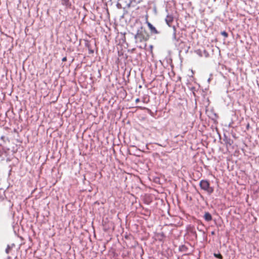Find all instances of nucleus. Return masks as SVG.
I'll return each mask as SVG.
<instances>
[{
    "instance_id": "f257e3e1",
    "label": "nucleus",
    "mask_w": 259,
    "mask_h": 259,
    "mask_svg": "<svg viewBox=\"0 0 259 259\" xmlns=\"http://www.w3.org/2000/svg\"><path fill=\"white\" fill-rule=\"evenodd\" d=\"M149 34L146 29L142 26L137 30V33L135 35L137 47L139 49H147L145 41L148 40Z\"/></svg>"
},
{
    "instance_id": "f03ea898",
    "label": "nucleus",
    "mask_w": 259,
    "mask_h": 259,
    "mask_svg": "<svg viewBox=\"0 0 259 259\" xmlns=\"http://www.w3.org/2000/svg\"><path fill=\"white\" fill-rule=\"evenodd\" d=\"M214 50H192L191 54H195L200 57H210L213 55Z\"/></svg>"
},
{
    "instance_id": "7ed1b4c3",
    "label": "nucleus",
    "mask_w": 259,
    "mask_h": 259,
    "mask_svg": "<svg viewBox=\"0 0 259 259\" xmlns=\"http://www.w3.org/2000/svg\"><path fill=\"white\" fill-rule=\"evenodd\" d=\"M199 186L208 195H211L214 191V188L210 186L209 182L207 180H202L199 182Z\"/></svg>"
},
{
    "instance_id": "20e7f679",
    "label": "nucleus",
    "mask_w": 259,
    "mask_h": 259,
    "mask_svg": "<svg viewBox=\"0 0 259 259\" xmlns=\"http://www.w3.org/2000/svg\"><path fill=\"white\" fill-rule=\"evenodd\" d=\"M146 24L151 35L160 33V31H158L155 28V27L151 23L147 21Z\"/></svg>"
},
{
    "instance_id": "39448f33",
    "label": "nucleus",
    "mask_w": 259,
    "mask_h": 259,
    "mask_svg": "<svg viewBox=\"0 0 259 259\" xmlns=\"http://www.w3.org/2000/svg\"><path fill=\"white\" fill-rule=\"evenodd\" d=\"M187 230L189 233L195 239L197 238V234L195 231V227L193 226L189 225L187 227Z\"/></svg>"
},
{
    "instance_id": "423d86ee",
    "label": "nucleus",
    "mask_w": 259,
    "mask_h": 259,
    "mask_svg": "<svg viewBox=\"0 0 259 259\" xmlns=\"http://www.w3.org/2000/svg\"><path fill=\"white\" fill-rule=\"evenodd\" d=\"M61 4L65 7V10L72 9V5L70 0H61Z\"/></svg>"
},
{
    "instance_id": "0eeeda50",
    "label": "nucleus",
    "mask_w": 259,
    "mask_h": 259,
    "mask_svg": "<svg viewBox=\"0 0 259 259\" xmlns=\"http://www.w3.org/2000/svg\"><path fill=\"white\" fill-rule=\"evenodd\" d=\"M175 45L177 49H185L186 48L185 42L183 41L181 39L176 40Z\"/></svg>"
},
{
    "instance_id": "6e6552de",
    "label": "nucleus",
    "mask_w": 259,
    "mask_h": 259,
    "mask_svg": "<svg viewBox=\"0 0 259 259\" xmlns=\"http://www.w3.org/2000/svg\"><path fill=\"white\" fill-rule=\"evenodd\" d=\"M118 60H126L127 58V56L126 54H124V52L123 50H118Z\"/></svg>"
},
{
    "instance_id": "1a4fd4ad",
    "label": "nucleus",
    "mask_w": 259,
    "mask_h": 259,
    "mask_svg": "<svg viewBox=\"0 0 259 259\" xmlns=\"http://www.w3.org/2000/svg\"><path fill=\"white\" fill-rule=\"evenodd\" d=\"M223 141L227 146H231L233 144V140L227 137L225 134L224 135Z\"/></svg>"
},
{
    "instance_id": "9d476101",
    "label": "nucleus",
    "mask_w": 259,
    "mask_h": 259,
    "mask_svg": "<svg viewBox=\"0 0 259 259\" xmlns=\"http://www.w3.org/2000/svg\"><path fill=\"white\" fill-rule=\"evenodd\" d=\"M203 218L206 222H210L212 219L211 214L209 212L207 211H205L204 212Z\"/></svg>"
},
{
    "instance_id": "9b49d317",
    "label": "nucleus",
    "mask_w": 259,
    "mask_h": 259,
    "mask_svg": "<svg viewBox=\"0 0 259 259\" xmlns=\"http://www.w3.org/2000/svg\"><path fill=\"white\" fill-rule=\"evenodd\" d=\"M188 247L185 245H181L179 247V251L182 252H186L188 251Z\"/></svg>"
},
{
    "instance_id": "f8f14e48",
    "label": "nucleus",
    "mask_w": 259,
    "mask_h": 259,
    "mask_svg": "<svg viewBox=\"0 0 259 259\" xmlns=\"http://www.w3.org/2000/svg\"><path fill=\"white\" fill-rule=\"evenodd\" d=\"M184 50V52L183 51V50H180V51L179 52V56L180 59L181 61L183 59V54H187L189 52V50Z\"/></svg>"
},
{
    "instance_id": "ddd939ff",
    "label": "nucleus",
    "mask_w": 259,
    "mask_h": 259,
    "mask_svg": "<svg viewBox=\"0 0 259 259\" xmlns=\"http://www.w3.org/2000/svg\"><path fill=\"white\" fill-rule=\"evenodd\" d=\"M173 21V17L171 16L167 15L166 19L165 22L166 24L169 26L171 23Z\"/></svg>"
},
{
    "instance_id": "4468645a",
    "label": "nucleus",
    "mask_w": 259,
    "mask_h": 259,
    "mask_svg": "<svg viewBox=\"0 0 259 259\" xmlns=\"http://www.w3.org/2000/svg\"><path fill=\"white\" fill-rule=\"evenodd\" d=\"M213 256L216 258H218L219 259H223V255L220 253V252L219 251H218V252L213 253Z\"/></svg>"
},
{
    "instance_id": "2eb2a0df",
    "label": "nucleus",
    "mask_w": 259,
    "mask_h": 259,
    "mask_svg": "<svg viewBox=\"0 0 259 259\" xmlns=\"http://www.w3.org/2000/svg\"><path fill=\"white\" fill-rule=\"evenodd\" d=\"M15 246L14 244H12V245H8L6 249V250H5L6 253L8 254L9 253L10 250L12 248L13 246Z\"/></svg>"
},
{
    "instance_id": "dca6fc26",
    "label": "nucleus",
    "mask_w": 259,
    "mask_h": 259,
    "mask_svg": "<svg viewBox=\"0 0 259 259\" xmlns=\"http://www.w3.org/2000/svg\"><path fill=\"white\" fill-rule=\"evenodd\" d=\"M221 34L224 37V38H227L228 37V33L226 31H222L221 32Z\"/></svg>"
},
{
    "instance_id": "f3484780",
    "label": "nucleus",
    "mask_w": 259,
    "mask_h": 259,
    "mask_svg": "<svg viewBox=\"0 0 259 259\" xmlns=\"http://www.w3.org/2000/svg\"><path fill=\"white\" fill-rule=\"evenodd\" d=\"M202 237L204 241H206L207 239V235L205 234V231H202Z\"/></svg>"
},
{
    "instance_id": "a211bd4d",
    "label": "nucleus",
    "mask_w": 259,
    "mask_h": 259,
    "mask_svg": "<svg viewBox=\"0 0 259 259\" xmlns=\"http://www.w3.org/2000/svg\"><path fill=\"white\" fill-rule=\"evenodd\" d=\"M89 50V54H93L95 51L97 52V51H98V50Z\"/></svg>"
},
{
    "instance_id": "6ab92c4d",
    "label": "nucleus",
    "mask_w": 259,
    "mask_h": 259,
    "mask_svg": "<svg viewBox=\"0 0 259 259\" xmlns=\"http://www.w3.org/2000/svg\"><path fill=\"white\" fill-rule=\"evenodd\" d=\"M116 7L118 9H121L122 8V7H121V5L119 3H117L116 4Z\"/></svg>"
},
{
    "instance_id": "aec40b11",
    "label": "nucleus",
    "mask_w": 259,
    "mask_h": 259,
    "mask_svg": "<svg viewBox=\"0 0 259 259\" xmlns=\"http://www.w3.org/2000/svg\"><path fill=\"white\" fill-rule=\"evenodd\" d=\"M130 3H132V4L133 3H136V4H138V3H140L139 2L137 3V2H136V0H130Z\"/></svg>"
},
{
    "instance_id": "412c9836",
    "label": "nucleus",
    "mask_w": 259,
    "mask_h": 259,
    "mask_svg": "<svg viewBox=\"0 0 259 259\" xmlns=\"http://www.w3.org/2000/svg\"><path fill=\"white\" fill-rule=\"evenodd\" d=\"M67 60V57H63L62 59V61L63 62H65Z\"/></svg>"
},
{
    "instance_id": "4be33fe9",
    "label": "nucleus",
    "mask_w": 259,
    "mask_h": 259,
    "mask_svg": "<svg viewBox=\"0 0 259 259\" xmlns=\"http://www.w3.org/2000/svg\"><path fill=\"white\" fill-rule=\"evenodd\" d=\"M197 230H198L199 231H200V232H202V231H204V230H203L202 229L199 228V227H197Z\"/></svg>"
},
{
    "instance_id": "5701e85b",
    "label": "nucleus",
    "mask_w": 259,
    "mask_h": 259,
    "mask_svg": "<svg viewBox=\"0 0 259 259\" xmlns=\"http://www.w3.org/2000/svg\"><path fill=\"white\" fill-rule=\"evenodd\" d=\"M135 102L137 103L139 102H140V99H139V98L136 99Z\"/></svg>"
},
{
    "instance_id": "b1692460",
    "label": "nucleus",
    "mask_w": 259,
    "mask_h": 259,
    "mask_svg": "<svg viewBox=\"0 0 259 259\" xmlns=\"http://www.w3.org/2000/svg\"><path fill=\"white\" fill-rule=\"evenodd\" d=\"M85 46L89 49V42H85Z\"/></svg>"
},
{
    "instance_id": "393cba45",
    "label": "nucleus",
    "mask_w": 259,
    "mask_h": 259,
    "mask_svg": "<svg viewBox=\"0 0 259 259\" xmlns=\"http://www.w3.org/2000/svg\"><path fill=\"white\" fill-rule=\"evenodd\" d=\"M132 3H130V2L127 5V7H131V5H132Z\"/></svg>"
},
{
    "instance_id": "a878e982",
    "label": "nucleus",
    "mask_w": 259,
    "mask_h": 259,
    "mask_svg": "<svg viewBox=\"0 0 259 259\" xmlns=\"http://www.w3.org/2000/svg\"><path fill=\"white\" fill-rule=\"evenodd\" d=\"M191 90L192 91V92L194 93V91H195V89L194 87H192L191 88Z\"/></svg>"
},
{
    "instance_id": "bb28decb",
    "label": "nucleus",
    "mask_w": 259,
    "mask_h": 259,
    "mask_svg": "<svg viewBox=\"0 0 259 259\" xmlns=\"http://www.w3.org/2000/svg\"><path fill=\"white\" fill-rule=\"evenodd\" d=\"M5 138V137L4 136H2L1 137V139L2 140H4V139Z\"/></svg>"
},
{
    "instance_id": "cd10ccee",
    "label": "nucleus",
    "mask_w": 259,
    "mask_h": 259,
    "mask_svg": "<svg viewBox=\"0 0 259 259\" xmlns=\"http://www.w3.org/2000/svg\"><path fill=\"white\" fill-rule=\"evenodd\" d=\"M148 49H153V46L152 45H150L149 46V48Z\"/></svg>"
},
{
    "instance_id": "c85d7f7f",
    "label": "nucleus",
    "mask_w": 259,
    "mask_h": 259,
    "mask_svg": "<svg viewBox=\"0 0 259 259\" xmlns=\"http://www.w3.org/2000/svg\"><path fill=\"white\" fill-rule=\"evenodd\" d=\"M211 234L212 235H214V234H215V232H214V231H212V232H211Z\"/></svg>"
},
{
    "instance_id": "c756f323",
    "label": "nucleus",
    "mask_w": 259,
    "mask_h": 259,
    "mask_svg": "<svg viewBox=\"0 0 259 259\" xmlns=\"http://www.w3.org/2000/svg\"><path fill=\"white\" fill-rule=\"evenodd\" d=\"M249 127V123H248V124L246 126V128H247V129H248Z\"/></svg>"
},
{
    "instance_id": "7c9ffc66",
    "label": "nucleus",
    "mask_w": 259,
    "mask_h": 259,
    "mask_svg": "<svg viewBox=\"0 0 259 259\" xmlns=\"http://www.w3.org/2000/svg\"><path fill=\"white\" fill-rule=\"evenodd\" d=\"M218 51H219L218 53H219V55H220V54H221V50H218Z\"/></svg>"
},
{
    "instance_id": "2f4dec72",
    "label": "nucleus",
    "mask_w": 259,
    "mask_h": 259,
    "mask_svg": "<svg viewBox=\"0 0 259 259\" xmlns=\"http://www.w3.org/2000/svg\"><path fill=\"white\" fill-rule=\"evenodd\" d=\"M210 81V78H209L207 79V81L209 82Z\"/></svg>"
},
{
    "instance_id": "473e14b6",
    "label": "nucleus",
    "mask_w": 259,
    "mask_h": 259,
    "mask_svg": "<svg viewBox=\"0 0 259 259\" xmlns=\"http://www.w3.org/2000/svg\"><path fill=\"white\" fill-rule=\"evenodd\" d=\"M130 50H131V52H133V51H134V50H133V49H132V50H128V51L129 52Z\"/></svg>"
},
{
    "instance_id": "72a5a7b5",
    "label": "nucleus",
    "mask_w": 259,
    "mask_h": 259,
    "mask_svg": "<svg viewBox=\"0 0 259 259\" xmlns=\"http://www.w3.org/2000/svg\"><path fill=\"white\" fill-rule=\"evenodd\" d=\"M112 0H107V2H111Z\"/></svg>"
},
{
    "instance_id": "f704fd0d",
    "label": "nucleus",
    "mask_w": 259,
    "mask_h": 259,
    "mask_svg": "<svg viewBox=\"0 0 259 259\" xmlns=\"http://www.w3.org/2000/svg\"><path fill=\"white\" fill-rule=\"evenodd\" d=\"M187 49H190V46L187 47Z\"/></svg>"
},
{
    "instance_id": "c9c22d12",
    "label": "nucleus",
    "mask_w": 259,
    "mask_h": 259,
    "mask_svg": "<svg viewBox=\"0 0 259 259\" xmlns=\"http://www.w3.org/2000/svg\"><path fill=\"white\" fill-rule=\"evenodd\" d=\"M150 52H152V49H150V50H149Z\"/></svg>"
}]
</instances>
